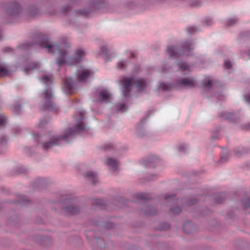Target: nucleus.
Returning <instances> with one entry per match:
<instances>
[{
	"mask_svg": "<svg viewBox=\"0 0 250 250\" xmlns=\"http://www.w3.org/2000/svg\"><path fill=\"white\" fill-rule=\"evenodd\" d=\"M36 43L47 52L58 55L56 63L59 66L64 64L74 65L80 62L85 55L84 51L79 49L76 50L72 56L67 57L70 45L65 42L59 44H52L48 39H40L36 41Z\"/></svg>",
	"mask_w": 250,
	"mask_h": 250,
	"instance_id": "f257e3e1",
	"label": "nucleus"
},
{
	"mask_svg": "<svg viewBox=\"0 0 250 250\" xmlns=\"http://www.w3.org/2000/svg\"><path fill=\"white\" fill-rule=\"evenodd\" d=\"M74 118L73 128L66 129L61 136L49 132L42 136L38 134H37L34 136L35 140L37 142L41 143L43 148L46 150L59 145L61 140H66L86 129L83 112L77 111L74 115Z\"/></svg>",
	"mask_w": 250,
	"mask_h": 250,
	"instance_id": "f03ea898",
	"label": "nucleus"
},
{
	"mask_svg": "<svg viewBox=\"0 0 250 250\" xmlns=\"http://www.w3.org/2000/svg\"><path fill=\"white\" fill-rule=\"evenodd\" d=\"M121 83L122 94L125 99L124 102L119 103L116 105V110L118 112L123 113L126 111L127 109V104L128 100L126 98L129 95L132 83H133L137 89L140 91H142L145 89L147 83L144 79H137L135 80L131 78H124L122 80Z\"/></svg>",
	"mask_w": 250,
	"mask_h": 250,
	"instance_id": "7ed1b4c3",
	"label": "nucleus"
},
{
	"mask_svg": "<svg viewBox=\"0 0 250 250\" xmlns=\"http://www.w3.org/2000/svg\"><path fill=\"white\" fill-rule=\"evenodd\" d=\"M178 71L180 72L183 76L178 78L176 80V85L179 88H190L194 86L195 84V79L188 75L190 71V66L184 62L177 63Z\"/></svg>",
	"mask_w": 250,
	"mask_h": 250,
	"instance_id": "20e7f679",
	"label": "nucleus"
},
{
	"mask_svg": "<svg viewBox=\"0 0 250 250\" xmlns=\"http://www.w3.org/2000/svg\"><path fill=\"white\" fill-rule=\"evenodd\" d=\"M3 9L5 17L8 19H17L22 14V9L20 4L16 1H12L3 5Z\"/></svg>",
	"mask_w": 250,
	"mask_h": 250,
	"instance_id": "39448f33",
	"label": "nucleus"
},
{
	"mask_svg": "<svg viewBox=\"0 0 250 250\" xmlns=\"http://www.w3.org/2000/svg\"><path fill=\"white\" fill-rule=\"evenodd\" d=\"M182 48L183 50L181 51L176 47L169 46L167 48V53L169 57L173 58H177L182 55L188 56V52L194 48V43L191 41L185 42L182 44Z\"/></svg>",
	"mask_w": 250,
	"mask_h": 250,
	"instance_id": "423d86ee",
	"label": "nucleus"
},
{
	"mask_svg": "<svg viewBox=\"0 0 250 250\" xmlns=\"http://www.w3.org/2000/svg\"><path fill=\"white\" fill-rule=\"evenodd\" d=\"M42 96L43 98V104H44L42 109L54 111L58 110L57 106L51 101L53 95L50 88L46 89L42 94Z\"/></svg>",
	"mask_w": 250,
	"mask_h": 250,
	"instance_id": "0eeeda50",
	"label": "nucleus"
},
{
	"mask_svg": "<svg viewBox=\"0 0 250 250\" xmlns=\"http://www.w3.org/2000/svg\"><path fill=\"white\" fill-rule=\"evenodd\" d=\"M64 206L62 208L63 213L66 215H74L81 210V208L75 203V201L71 199H67L64 201Z\"/></svg>",
	"mask_w": 250,
	"mask_h": 250,
	"instance_id": "6e6552de",
	"label": "nucleus"
},
{
	"mask_svg": "<svg viewBox=\"0 0 250 250\" xmlns=\"http://www.w3.org/2000/svg\"><path fill=\"white\" fill-rule=\"evenodd\" d=\"M77 80L79 82H85L90 77V71L83 67H79L76 73Z\"/></svg>",
	"mask_w": 250,
	"mask_h": 250,
	"instance_id": "1a4fd4ad",
	"label": "nucleus"
},
{
	"mask_svg": "<svg viewBox=\"0 0 250 250\" xmlns=\"http://www.w3.org/2000/svg\"><path fill=\"white\" fill-rule=\"evenodd\" d=\"M76 89V84L71 78H66L64 82L63 90L66 94H71Z\"/></svg>",
	"mask_w": 250,
	"mask_h": 250,
	"instance_id": "9d476101",
	"label": "nucleus"
},
{
	"mask_svg": "<svg viewBox=\"0 0 250 250\" xmlns=\"http://www.w3.org/2000/svg\"><path fill=\"white\" fill-rule=\"evenodd\" d=\"M105 164L108 166L109 169L112 172H116L119 169L118 166L119 162L115 158L108 157L105 161Z\"/></svg>",
	"mask_w": 250,
	"mask_h": 250,
	"instance_id": "9b49d317",
	"label": "nucleus"
},
{
	"mask_svg": "<svg viewBox=\"0 0 250 250\" xmlns=\"http://www.w3.org/2000/svg\"><path fill=\"white\" fill-rule=\"evenodd\" d=\"M98 100L100 102H109L111 99V95L106 90H102L99 93L98 96Z\"/></svg>",
	"mask_w": 250,
	"mask_h": 250,
	"instance_id": "f8f14e48",
	"label": "nucleus"
},
{
	"mask_svg": "<svg viewBox=\"0 0 250 250\" xmlns=\"http://www.w3.org/2000/svg\"><path fill=\"white\" fill-rule=\"evenodd\" d=\"M11 70L8 65L5 63H0V76L5 77L10 76Z\"/></svg>",
	"mask_w": 250,
	"mask_h": 250,
	"instance_id": "ddd939ff",
	"label": "nucleus"
},
{
	"mask_svg": "<svg viewBox=\"0 0 250 250\" xmlns=\"http://www.w3.org/2000/svg\"><path fill=\"white\" fill-rule=\"evenodd\" d=\"M84 176L93 184H96L98 182L97 174L95 172L91 171H87L84 173Z\"/></svg>",
	"mask_w": 250,
	"mask_h": 250,
	"instance_id": "4468645a",
	"label": "nucleus"
},
{
	"mask_svg": "<svg viewBox=\"0 0 250 250\" xmlns=\"http://www.w3.org/2000/svg\"><path fill=\"white\" fill-rule=\"evenodd\" d=\"M40 80L42 83L46 84H49L52 83L53 80V76L51 74L43 73Z\"/></svg>",
	"mask_w": 250,
	"mask_h": 250,
	"instance_id": "2eb2a0df",
	"label": "nucleus"
},
{
	"mask_svg": "<svg viewBox=\"0 0 250 250\" xmlns=\"http://www.w3.org/2000/svg\"><path fill=\"white\" fill-rule=\"evenodd\" d=\"M110 49L111 47L109 46L108 44L105 42H103L100 47V53L104 56H107L109 54Z\"/></svg>",
	"mask_w": 250,
	"mask_h": 250,
	"instance_id": "dca6fc26",
	"label": "nucleus"
},
{
	"mask_svg": "<svg viewBox=\"0 0 250 250\" xmlns=\"http://www.w3.org/2000/svg\"><path fill=\"white\" fill-rule=\"evenodd\" d=\"M7 147V139L5 136L0 137V154L2 153Z\"/></svg>",
	"mask_w": 250,
	"mask_h": 250,
	"instance_id": "f3484780",
	"label": "nucleus"
},
{
	"mask_svg": "<svg viewBox=\"0 0 250 250\" xmlns=\"http://www.w3.org/2000/svg\"><path fill=\"white\" fill-rule=\"evenodd\" d=\"M104 3V0H92L90 3L92 9H97L101 7Z\"/></svg>",
	"mask_w": 250,
	"mask_h": 250,
	"instance_id": "a211bd4d",
	"label": "nucleus"
},
{
	"mask_svg": "<svg viewBox=\"0 0 250 250\" xmlns=\"http://www.w3.org/2000/svg\"><path fill=\"white\" fill-rule=\"evenodd\" d=\"M128 63V62L127 60H121L117 63V68L118 69H125Z\"/></svg>",
	"mask_w": 250,
	"mask_h": 250,
	"instance_id": "6ab92c4d",
	"label": "nucleus"
},
{
	"mask_svg": "<svg viewBox=\"0 0 250 250\" xmlns=\"http://www.w3.org/2000/svg\"><path fill=\"white\" fill-rule=\"evenodd\" d=\"M40 65V64L38 62H31L28 65V66L26 68H24L23 71L24 72H28L30 70H32L34 69L38 68Z\"/></svg>",
	"mask_w": 250,
	"mask_h": 250,
	"instance_id": "aec40b11",
	"label": "nucleus"
},
{
	"mask_svg": "<svg viewBox=\"0 0 250 250\" xmlns=\"http://www.w3.org/2000/svg\"><path fill=\"white\" fill-rule=\"evenodd\" d=\"M193 229V225L190 222L186 223L183 226V229L184 231L187 233H190Z\"/></svg>",
	"mask_w": 250,
	"mask_h": 250,
	"instance_id": "412c9836",
	"label": "nucleus"
},
{
	"mask_svg": "<svg viewBox=\"0 0 250 250\" xmlns=\"http://www.w3.org/2000/svg\"><path fill=\"white\" fill-rule=\"evenodd\" d=\"M7 123V117L4 114L0 113V127L5 126Z\"/></svg>",
	"mask_w": 250,
	"mask_h": 250,
	"instance_id": "4be33fe9",
	"label": "nucleus"
},
{
	"mask_svg": "<svg viewBox=\"0 0 250 250\" xmlns=\"http://www.w3.org/2000/svg\"><path fill=\"white\" fill-rule=\"evenodd\" d=\"M136 198L138 199L146 200L150 198V194L146 193H140L136 194Z\"/></svg>",
	"mask_w": 250,
	"mask_h": 250,
	"instance_id": "5701e85b",
	"label": "nucleus"
},
{
	"mask_svg": "<svg viewBox=\"0 0 250 250\" xmlns=\"http://www.w3.org/2000/svg\"><path fill=\"white\" fill-rule=\"evenodd\" d=\"M29 14L31 16H34L38 15L39 13V10L35 6H31L29 7Z\"/></svg>",
	"mask_w": 250,
	"mask_h": 250,
	"instance_id": "b1692460",
	"label": "nucleus"
},
{
	"mask_svg": "<svg viewBox=\"0 0 250 250\" xmlns=\"http://www.w3.org/2000/svg\"><path fill=\"white\" fill-rule=\"evenodd\" d=\"M93 204L99 206V208L101 209L104 208V201L101 199H96L93 201Z\"/></svg>",
	"mask_w": 250,
	"mask_h": 250,
	"instance_id": "393cba45",
	"label": "nucleus"
},
{
	"mask_svg": "<svg viewBox=\"0 0 250 250\" xmlns=\"http://www.w3.org/2000/svg\"><path fill=\"white\" fill-rule=\"evenodd\" d=\"M97 246L100 249H104L105 248V243L103 239L98 238L95 240Z\"/></svg>",
	"mask_w": 250,
	"mask_h": 250,
	"instance_id": "a878e982",
	"label": "nucleus"
},
{
	"mask_svg": "<svg viewBox=\"0 0 250 250\" xmlns=\"http://www.w3.org/2000/svg\"><path fill=\"white\" fill-rule=\"evenodd\" d=\"M157 213L156 210L152 207H148L145 213L148 215H153Z\"/></svg>",
	"mask_w": 250,
	"mask_h": 250,
	"instance_id": "bb28decb",
	"label": "nucleus"
},
{
	"mask_svg": "<svg viewBox=\"0 0 250 250\" xmlns=\"http://www.w3.org/2000/svg\"><path fill=\"white\" fill-rule=\"evenodd\" d=\"M13 110L16 114L20 113L21 110V106L19 103H16L13 106Z\"/></svg>",
	"mask_w": 250,
	"mask_h": 250,
	"instance_id": "cd10ccee",
	"label": "nucleus"
},
{
	"mask_svg": "<svg viewBox=\"0 0 250 250\" xmlns=\"http://www.w3.org/2000/svg\"><path fill=\"white\" fill-rule=\"evenodd\" d=\"M170 211L173 214H178L180 213L181 211V208L178 206H176L175 207H172L170 208Z\"/></svg>",
	"mask_w": 250,
	"mask_h": 250,
	"instance_id": "c85d7f7f",
	"label": "nucleus"
},
{
	"mask_svg": "<svg viewBox=\"0 0 250 250\" xmlns=\"http://www.w3.org/2000/svg\"><path fill=\"white\" fill-rule=\"evenodd\" d=\"M144 130L140 126H137L136 127V133L139 137H143L145 134L144 133Z\"/></svg>",
	"mask_w": 250,
	"mask_h": 250,
	"instance_id": "c756f323",
	"label": "nucleus"
},
{
	"mask_svg": "<svg viewBox=\"0 0 250 250\" xmlns=\"http://www.w3.org/2000/svg\"><path fill=\"white\" fill-rule=\"evenodd\" d=\"M171 85L169 84L165 83H160V88L162 89L163 91L168 90Z\"/></svg>",
	"mask_w": 250,
	"mask_h": 250,
	"instance_id": "7c9ffc66",
	"label": "nucleus"
},
{
	"mask_svg": "<svg viewBox=\"0 0 250 250\" xmlns=\"http://www.w3.org/2000/svg\"><path fill=\"white\" fill-rule=\"evenodd\" d=\"M188 147L187 145L185 144H182L179 146L178 150L180 152H184L186 151V150L188 149Z\"/></svg>",
	"mask_w": 250,
	"mask_h": 250,
	"instance_id": "2f4dec72",
	"label": "nucleus"
},
{
	"mask_svg": "<svg viewBox=\"0 0 250 250\" xmlns=\"http://www.w3.org/2000/svg\"><path fill=\"white\" fill-rule=\"evenodd\" d=\"M242 204L244 208H247L250 207V200L249 198H247L246 200H243Z\"/></svg>",
	"mask_w": 250,
	"mask_h": 250,
	"instance_id": "473e14b6",
	"label": "nucleus"
},
{
	"mask_svg": "<svg viewBox=\"0 0 250 250\" xmlns=\"http://www.w3.org/2000/svg\"><path fill=\"white\" fill-rule=\"evenodd\" d=\"M237 22V20L235 19H230L227 21V24L229 26H231L235 24Z\"/></svg>",
	"mask_w": 250,
	"mask_h": 250,
	"instance_id": "72a5a7b5",
	"label": "nucleus"
},
{
	"mask_svg": "<svg viewBox=\"0 0 250 250\" xmlns=\"http://www.w3.org/2000/svg\"><path fill=\"white\" fill-rule=\"evenodd\" d=\"M21 131V128L19 126H16L13 128V132L15 135H18L19 134Z\"/></svg>",
	"mask_w": 250,
	"mask_h": 250,
	"instance_id": "f704fd0d",
	"label": "nucleus"
},
{
	"mask_svg": "<svg viewBox=\"0 0 250 250\" xmlns=\"http://www.w3.org/2000/svg\"><path fill=\"white\" fill-rule=\"evenodd\" d=\"M49 121V119L48 118H44L42 120H41L40 123H39V125L41 126H43L44 125L46 124H47V123Z\"/></svg>",
	"mask_w": 250,
	"mask_h": 250,
	"instance_id": "c9c22d12",
	"label": "nucleus"
},
{
	"mask_svg": "<svg viewBox=\"0 0 250 250\" xmlns=\"http://www.w3.org/2000/svg\"><path fill=\"white\" fill-rule=\"evenodd\" d=\"M204 85L207 88H210L212 85V81L210 80H208L204 82Z\"/></svg>",
	"mask_w": 250,
	"mask_h": 250,
	"instance_id": "e433bc0d",
	"label": "nucleus"
},
{
	"mask_svg": "<svg viewBox=\"0 0 250 250\" xmlns=\"http://www.w3.org/2000/svg\"><path fill=\"white\" fill-rule=\"evenodd\" d=\"M231 66V62L229 60H226L224 62V67L226 68H230Z\"/></svg>",
	"mask_w": 250,
	"mask_h": 250,
	"instance_id": "4c0bfd02",
	"label": "nucleus"
},
{
	"mask_svg": "<svg viewBox=\"0 0 250 250\" xmlns=\"http://www.w3.org/2000/svg\"><path fill=\"white\" fill-rule=\"evenodd\" d=\"M196 30L197 29L195 27H190L187 29L188 32L189 33H193L196 31Z\"/></svg>",
	"mask_w": 250,
	"mask_h": 250,
	"instance_id": "58836bf2",
	"label": "nucleus"
},
{
	"mask_svg": "<svg viewBox=\"0 0 250 250\" xmlns=\"http://www.w3.org/2000/svg\"><path fill=\"white\" fill-rule=\"evenodd\" d=\"M169 68L167 67V64H164L162 66V71L163 72H167L168 71Z\"/></svg>",
	"mask_w": 250,
	"mask_h": 250,
	"instance_id": "ea45409f",
	"label": "nucleus"
},
{
	"mask_svg": "<svg viewBox=\"0 0 250 250\" xmlns=\"http://www.w3.org/2000/svg\"><path fill=\"white\" fill-rule=\"evenodd\" d=\"M33 45L30 43H27L23 45V48L25 49H28Z\"/></svg>",
	"mask_w": 250,
	"mask_h": 250,
	"instance_id": "a19ab883",
	"label": "nucleus"
},
{
	"mask_svg": "<svg viewBox=\"0 0 250 250\" xmlns=\"http://www.w3.org/2000/svg\"><path fill=\"white\" fill-rule=\"evenodd\" d=\"M246 102L250 103V92L244 96Z\"/></svg>",
	"mask_w": 250,
	"mask_h": 250,
	"instance_id": "79ce46f5",
	"label": "nucleus"
},
{
	"mask_svg": "<svg viewBox=\"0 0 250 250\" xmlns=\"http://www.w3.org/2000/svg\"><path fill=\"white\" fill-rule=\"evenodd\" d=\"M167 0H152V3H162L165 2Z\"/></svg>",
	"mask_w": 250,
	"mask_h": 250,
	"instance_id": "37998d69",
	"label": "nucleus"
},
{
	"mask_svg": "<svg viewBox=\"0 0 250 250\" xmlns=\"http://www.w3.org/2000/svg\"><path fill=\"white\" fill-rule=\"evenodd\" d=\"M113 147V146L111 144H106L104 146V149L105 150L109 149Z\"/></svg>",
	"mask_w": 250,
	"mask_h": 250,
	"instance_id": "c03bdc74",
	"label": "nucleus"
},
{
	"mask_svg": "<svg viewBox=\"0 0 250 250\" xmlns=\"http://www.w3.org/2000/svg\"><path fill=\"white\" fill-rule=\"evenodd\" d=\"M173 198V195L171 194H167L165 195V199L166 200H167L168 198Z\"/></svg>",
	"mask_w": 250,
	"mask_h": 250,
	"instance_id": "a18cd8bd",
	"label": "nucleus"
},
{
	"mask_svg": "<svg viewBox=\"0 0 250 250\" xmlns=\"http://www.w3.org/2000/svg\"><path fill=\"white\" fill-rule=\"evenodd\" d=\"M157 175H153V177H148L147 180L148 181H152V180H153L155 179L156 178H157Z\"/></svg>",
	"mask_w": 250,
	"mask_h": 250,
	"instance_id": "49530a36",
	"label": "nucleus"
},
{
	"mask_svg": "<svg viewBox=\"0 0 250 250\" xmlns=\"http://www.w3.org/2000/svg\"><path fill=\"white\" fill-rule=\"evenodd\" d=\"M196 202V200L195 199H192L190 201H189L188 203V205H194Z\"/></svg>",
	"mask_w": 250,
	"mask_h": 250,
	"instance_id": "de8ad7c7",
	"label": "nucleus"
},
{
	"mask_svg": "<svg viewBox=\"0 0 250 250\" xmlns=\"http://www.w3.org/2000/svg\"><path fill=\"white\" fill-rule=\"evenodd\" d=\"M70 8V6H67V7H63V9H62V10L64 11V12H67V11H68L69 10V9Z\"/></svg>",
	"mask_w": 250,
	"mask_h": 250,
	"instance_id": "09e8293b",
	"label": "nucleus"
},
{
	"mask_svg": "<svg viewBox=\"0 0 250 250\" xmlns=\"http://www.w3.org/2000/svg\"><path fill=\"white\" fill-rule=\"evenodd\" d=\"M227 160V158L226 157H222L220 158V161L222 163H224Z\"/></svg>",
	"mask_w": 250,
	"mask_h": 250,
	"instance_id": "8fccbe9b",
	"label": "nucleus"
},
{
	"mask_svg": "<svg viewBox=\"0 0 250 250\" xmlns=\"http://www.w3.org/2000/svg\"><path fill=\"white\" fill-rule=\"evenodd\" d=\"M80 12H81V14L85 15L87 14L89 12V11H83V12L81 11Z\"/></svg>",
	"mask_w": 250,
	"mask_h": 250,
	"instance_id": "3c124183",
	"label": "nucleus"
},
{
	"mask_svg": "<svg viewBox=\"0 0 250 250\" xmlns=\"http://www.w3.org/2000/svg\"><path fill=\"white\" fill-rule=\"evenodd\" d=\"M2 32H1V31L0 30V40L2 39Z\"/></svg>",
	"mask_w": 250,
	"mask_h": 250,
	"instance_id": "603ef678",
	"label": "nucleus"
},
{
	"mask_svg": "<svg viewBox=\"0 0 250 250\" xmlns=\"http://www.w3.org/2000/svg\"><path fill=\"white\" fill-rule=\"evenodd\" d=\"M173 203H174V204L177 203V200H175H175H174V201H173Z\"/></svg>",
	"mask_w": 250,
	"mask_h": 250,
	"instance_id": "864d4df0",
	"label": "nucleus"
},
{
	"mask_svg": "<svg viewBox=\"0 0 250 250\" xmlns=\"http://www.w3.org/2000/svg\"><path fill=\"white\" fill-rule=\"evenodd\" d=\"M248 55L250 57V50L248 52Z\"/></svg>",
	"mask_w": 250,
	"mask_h": 250,
	"instance_id": "5fc2aeb1",
	"label": "nucleus"
},
{
	"mask_svg": "<svg viewBox=\"0 0 250 250\" xmlns=\"http://www.w3.org/2000/svg\"><path fill=\"white\" fill-rule=\"evenodd\" d=\"M73 2H77V0H72Z\"/></svg>",
	"mask_w": 250,
	"mask_h": 250,
	"instance_id": "6e6d98bb",
	"label": "nucleus"
},
{
	"mask_svg": "<svg viewBox=\"0 0 250 250\" xmlns=\"http://www.w3.org/2000/svg\"><path fill=\"white\" fill-rule=\"evenodd\" d=\"M7 49L8 50V51H10V48H7Z\"/></svg>",
	"mask_w": 250,
	"mask_h": 250,
	"instance_id": "4d7b16f0",
	"label": "nucleus"
},
{
	"mask_svg": "<svg viewBox=\"0 0 250 250\" xmlns=\"http://www.w3.org/2000/svg\"><path fill=\"white\" fill-rule=\"evenodd\" d=\"M249 125V128H250V124L248 125Z\"/></svg>",
	"mask_w": 250,
	"mask_h": 250,
	"instance_id": "13d9d810",
	"label": "nucleus"
}]
</instances>
